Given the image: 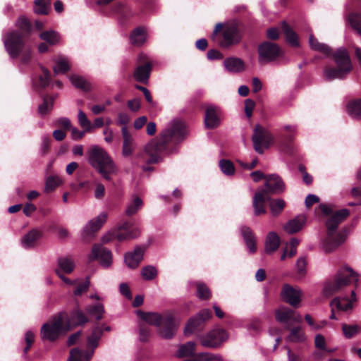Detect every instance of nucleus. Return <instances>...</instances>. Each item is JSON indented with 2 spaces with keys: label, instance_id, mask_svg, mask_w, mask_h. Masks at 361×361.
<instances>
[{
  "label": "nucleus",
  "instance_id": "47",
  "mask_svg": "<svg viewBox=\"0 0 361 361\" xmlns=\"http://www.w3.org/2000/svg\"><path fill=\"white\" fill-rule=\"evenodd\" d=\"M71 83L77 88L81 89L84 91H89L90 90V84L82 77L73 75L70 77Z\"/></svg>",
  "mask_w": 361,
  "mask_h": 361
},
{
  "label": "nucleus",
  "instance_id": "39",
  "mask_svg": "<svg viewBox=\"0 0 361 361\" xmlns=\"http://www.w3.org/2000/svg\"><path fill=\"white\" fill-rule=\"evenodd\" d=\"M85 311L90 316L94 317L97 321H99L103 318L104 308L102 304L97 303L95 305H90L86 306Z\"/></svg>",
  "mask_w": 361,
  "mask_h": 361
},
{
  "label": "nucleus",
  "instance_id": "64",
  "mask_svg": "<svg viewBox=\"0 0 361 361\" xmlns=\"http://www.w3.org/2000/svg\"><path fill=\"white\" fill-rule=\"evenodd\" d=\"M314 345L315 347L319 350H325L326 349V342L324 337L321 334L316 335L314 338Z\"/></svg>",
  "mask_w": 361,
  "mask_h": 361
},
{
  "label": "nucleus",
  "instance_id": "14",
  "mask_svg": "<svg viewBox=\"0 0 361 361\" xmlns=\"http://www.w3.org/2000/svg\"><path fill=\"white\" fill-rule=\"evenodd\" d=\"M59 314L62 315L65 328L68 332L74 328L82 326L89 322L87 316L78 307H75L69 312H63Z\"/></svg>",
  "mask_w": 361,
  "mask_h": 361
},
{
  "label": "nucleus",
  "instance_id": "27",
  "mask_svg": "<svg viewBox=\"0 0 361 361\" xmlns=\"http://www.w3.org/2000/svg\"><path fill=\"white\" fill-rule=\"evenodd\" d=\"M114 11L118 16L119 20L122 24L126 23L134 16L131 9L126 4L121 2L115 4Z\"/></svg>",
  "mask_w": 361,
  "mask_h": 361
},
{
  "label": "nucleus",
  "instance_id": "9",
  "mask_svg": "<svg viewBox=\"0 0 361 361\" xmlns=\"http://www.w3.org/2000/svg\"><path fill=\"white\" fill-rule=\"evenodd\" d=\"M358 281L359 274L352 268L343 266L338 271L334 280L326 283L324 291L326 294L333 295L349 286L351 282H354L357 287Z\"/></svg>",
  "mask_w": 361,
  "mask_h": 361
},
{
  "label": "nucleus",
  "instance_id": "56",
  "mask_svg": "<svg viewBox=\"0 0 361 361\" xmlns=\"http://www.w3.org/2000/svg\"><path fill=\"white\" fill-rule=\"evenodd\" d=\"M78 123L82 128L85 129V131H90L92 128V123L87 118L85 113L82 110H79L78 111Z\"/></svg>",
  "mask_w": 361,
  "mask_h": 361
},
{
  "label": "nucleus",
  "instance_id": "32",
  "mask_svg": "<svg viewBox=\"0 0 361 361\" xmlns=\"http://www.w3.org/2000/svg\"><path fill=\"white\" fill-rule=\"evenodd\" d=\"M195 352L196 343L193 341H189L180 345L176 356L179 358L185 357H194L196 355Z\"/></svg>",
  "mask_w": 361,
  "mask_h": 361
},
{
  "label": "nucleus",
  "instance_id": "2",
  "mask_svg": "<svg viewBox=\"0 0 361 361\" xmlns=\"http://www.w3.org/2000/svg\"><path fill=\"white\" fill-rule=\"evenodd\" d=\"M319 208L325 216H328L325 222L326 235L323 240L322 245L325 252L330 253L345 240V235L341 232L336 233V231L338 226L350 215V211L348 209L334 211L325 204H319Z\"/></svg>",
  "mask_w": 361,
  "mask_h": 361
},
{
  "label": "nucleus",
  "instance_id": "22",
  "mask_svg": "<svg viewBox=\"0 0 361 361\" xmlns=\"http://www.w3.org/2000/svg\"><path fill=\"white\" fill-rule=\"evenodd\" d=\"M219 109L214 106H208L205 110L204 125L207 129L216 128L220 125Z\"/></svg>",
  "mask_w": 361,
  "mask_h": 361
},
{
  "label": "nucleus",
  "instance_id": "63",
  "mask_svg": "<svg viewBox=\"0 0 361 361\" xmlns=\"http://www.w3.org/2000/svg\"><path fill=\"white\" fill-rule=\"evenodd\" d=\"M56 125L58 127L63 128L64 130H70L71 128V121L67 118H61L56 121Z\"/></svg>",
  "mask_w": 361,
  "mask_h": 361
},
{
  "label": "nucleus",
  "instance_id": "34",
  "mask_svg": "<svg viewBox=\"0 0 361 361\" xmlns=\"http://www.w3.org/2000/svg\"><path fill=\"white\" fill-rule=\"evenodd\" d=\"M293 310L290 308H282L276 311L275 316L278 322L285 324L286 329H289L290 323V318L292 317Z\"/></svg>",
  "mask_w": 361,
  "mask_h": 361
},
{
  "label": "nucleus",
  "instance_id": "37",
  "mask_svg": "<svg viewBox=\"0 0 361 361\" xmlns=\"http://www.w3.org/2000/svg\"><path fill=\"white\" fill-rule=\"evenodd\" d=\"M42 103L38 107V111L42 116H44L51 111L54 104V97L49 94H44L42 96Z\"/></svg>",
  "mask_w": 361,
  "mask_h": 361
},
{
  "label": "nucleus",
  "instance_id": "46",
  "mask_svg": "<svg viewBox=\"0 0 361 361\" xmlns=\"http://www.w3.org/2000/svg\"><path fill=\"white\" fill-rule=\"evenodd\" d=\"M288 330L290 331L289 341L292 342H301L305 340L304 333L300 326L292 327L291 324Z\"/></svg>",
  "mask_w": 361,
  "mask_h": 361
},
{
  "label": "nucleus",
  "instance_id": "59",
  "mask_svg": "<svg viewBox=\"0 0 361 361\" xmlns=\"http://www.w3.org/2000/svg\"><path fill=\"white\" fill-rule=\"evenodd\" d=\"M90 286V280L86 278L85 282L79 283L74 290L75 295H81L83 293L87 291Z\"/></svg>",
  "mask_w": 361,
  "mask_h": 361
},
{
  "label": "nucleus",
  "instance_id": "40",
  "mask_svg": "<svg viewBox=\"0 0 361 361\" xmlns=\"http://www.w3.org/2000/svg\"><path fill=\"white\" fill-rule=\"evenodd\" d=\"M39 38L48 44L53 46L56 44L60 39L59 34L54 30L43 31L39 34Z\"/></svg>",
  "mask_w": 361,
  "mask_h": 361
},
{
  "label": "nucleus",
  "instance_id": "58",
  "mask_svg": "<svg viewBox=\"0 0 361 361\" xmlns=\"http://www.w3.org/2000/svg\"><path fill=\"white\" fill-rule=\"evenodd\" d=\"M306 266L307 262L305 257H300L298 259L296 267L300 276L303 277L306 274Z\"/></svg>",
  "mask_w": 361,
  "mask_h": 361
},
{
  "label": "nucleus",
  "instance_id": "43",
  "mask_svg": "<svg viewBox=\"0 0 361 361\" xmlns=\"http://www.w3.org/2000/svg\"><path fill=\"white\" fill-rule=\"evenodd\" d=\"M50 6L49 0H35L34 10L37 14L47 15L50 9Z\"/></svg>",
  "mask_w": 361,
  "mask_h": 361
},
{
  "label": "nucleus",
  "instance_id": "4",
  "mask_svg": "<svg viewBox=\"0 0 361 361\" xmlns=\"http://www.w3.org/2000/svg\"><path fill=\"white\" fill-rule=\"evenodd\" d=\"M137 314L144 321L140 324V340L147 342L151 334L149 324L160 327V334L166 339L171 338L177 331V324L171 314L161 315L155 312H143L139 311Z\"/></svg>",
  "mask_w": 361,
  "mask_h": 361
},
{
  "label": "nucleus",
  "instance_id": "42",
  "mask_svg": "<svg viewBox=\"0 0 361 361\" xmlns=\"http://www.w3.org/2000/svg\"><path fill=\"white\" fill-rule=\"evenodd\" d=\"M20 56H21V57H20L21 62L25 64L28 63L32 57V48L30 47V46L26 45V41H24V46L22 48V49L20 51L18 55L15 57H13V56H10V57L13 59H16L18 58Z\"/></svg>",
  "mask_w": 361,
  "mask_h": 361
},
{
  "label": "nucleus",
  "instance_id": "36",
  "mask_svg": "<svg viewBox=\"0 0 361 361\" xmlns=\"http://www.w3.org/2000/svg\"><path fill=\"white\" fill-rule=\"evenodd\" d=\"M130 42L133 45L140 46L146 39V34L144 28L138 27L135 28L130 34Z\"/></svg>",
  "mask_w": 361,
  "mask_h": 361
},
{
  "label": "nucleus",
  "instance_id": "50",
  "mask_svg": "<svg viewBox=\"0 0 361 361\" xmlns=\"http://www.w3.org/2000/svg\"><path fill=\"white\" fill-rule=\"evenodd\" d=\"M360 331V327L358 325H350L343 324L342 325V331L346 338H352L357 335Z\"/></svg>",
  "mask_w": 361,
  "mask_h": 361
},
{
  "label": "nucleus",
  "instance_id": "55",
  "mask_svg": "<svg viewBox=\"0 0 361 361\" xmlns=\"http://www.w3.org/2000/svg\"><path fill=\"white\" fill-rule=\"evenodd\" d=\"M219 167L221 171L226 176H231L235 172V166L233 162L228 159H221Z\"/></svg>",
  "mask_w": 361,
  "mask_h": 361
},
{
  "label": "nucleus",
  "instance_id": "57",
  "mask_svg": "<svg viewBox=\"0 0 361 361\" xmlns=\"http://www.w3.org/2000/svg\"><path fill=\"white\" fill-rule=\"evenodd\" d=\"M26 346L23 350L24 354H27L28 351L30 350L32 345L33 344L35 341V334L31 331H27L25 333V337Z\"/></svg>",
  "mask_w": 361,
  "mask_h": 361
},
{
  "label": "nucleus",
  "instance_id": "21",
  "mask_svg": "<svg viewBox=\"0 0 361 361\" xmlns=\"http://www.w3.org/2000/svg\"><path fill=\"white\" fill-rule=\"evenodd\" d=\"M146 247L145 246H136L133 252L125 254L124 260L130 269L137 268L143 259Z\"/></svg>",
  "mask_w": 361,
  "mask_h": 361
},
{
  "label": "nucleus",
  "instance_id": "3",
  "mask_svg": "<svg viewBox=\"0 0 361 361\" xmlns=\"http://www.w3.org/2000/svg\"><path fill=\"white\" fill-rule=\"evenodd\" d=\"M310 47L317 51L326 54L327 56H332L337 68L326 67L324 69V77L326 80L330 81L336 78L343 79L352 70V63L348 51L344 48H340L335 52L327 44L320 43L313 36L309 38Z\"/></svg>",
  "mask_w": 361,
  "mask_h": 361
},
{
  "label": "nucleus",
  "instance_id": "24",
  "mask_svg": "<svg viewBox=\"0 0 361 361\" xmlns=\"http://www.w3.org/2000/svg\"><path fill=\"white\" fill-rule=\"evenodd\" d=\"M351 299L348 296L335 298L331 305H334L338 310L347 311L353 308V302L356 301V294L354 290H351Z\"/></svg>",
  "mask_w": 361,
  "mask_h": 361
},
{
  "label": "nucleus",
  "instance_id": "13",
  "mask_svg": "<svg viewBox=\"0 0 361 361\" xmlns=\"http://www.w3.org/2000/svg\"><path fill=\"white\" fill-rule=\"evenodd\" d=\"M258 61L261 65L276 61L282 54L280 47L275 43L265 41L258 47Z\"/></svg>",
  "mask_w": 361,
  "mask_h": 361
},
{
  "label": "nucleus",
  "instance_id": "33",
  "mask_svg": "<svg viewBox=\"0 0 361 361\" xmlns=\"http://www.w3.org/2000/svg\"><path fill=\"white\" fill-rule=\"evenodd\" d=\"M267 202H269L271 213L274 216L280 215L286 207V202L282 199H273L269 197V199H267Z\"/></svg>",
  "mask_w": 361,
  "mask_h": 361
},
{
  "label": "nucleus",
  "instance_id": "29",
  "mask_svg": "<svg viewBox=\"0 0 361 361\" xmlns=\"http://www.w3.org/2000/svg\"><path fill=\"white\" fill-rule=\"evenodd\" d=\"M226 69L231 73H239L244 70V62L242 59L236 57L226 58L224 61Z\"/></svg>",
  "mask_w": 361,
  "mask_h": 361
},
{
  "label": "nucleus",
  "instance_id": "52",
  "mask_svg": "<svg viewBox=\"0 0 361 361\" xmlns=\"http://www.w3.org/2000/svg\"><path fill=\"white\" fill-rule=\"evenodd\" d=\"M142 277L147 281H151L155 279L157 276V269L151 265H147L141 269Z\"/></svg>",
  "mask_w": 361,
  "mask_h": 361
},
{
  "label": "nucleus",
  "instance_id": "48",
  "mask_svg": "<svg viewBox=\"0 0 361 361\" xmlns=\"http://www.w3.org/2000/svg\"><path fill=\"white\" fill-rule=\"evenodd\" d=\"M56 65L53 68L54 75H57L59 73L64 74L69 71L70 65L66 59L61 58L56 61Z\"/></svg>",
  "mask_w": 361,
  "mask_h": 361
},
{
  "label": "nucleus",
  "instance_id": "30",
  "mask_svg": "<svg viewBox=\"0 0 361 361\" xmlns=\"http://www.w3.org/2000/svg\"><path fill=\"white\" fill-rule=\"evenodd\" d=\"M241 233L250 252L251 253L255 252L257 250L256 240L251 228L244 226L241 228Z\"/></svg>",
  "mask_w": 361,
  "mask_h": 361
},
{
  "label": "nucleus",
  "instance_id": "1",
  "mask_svg": "<svg viewBox=\"0 0 361 361\" xmlns=\"http://www.w3.org/2000/svg\"><path fill=\"white\" fill-rule=\"evenodd\" d=\"M185 136V123L178 120L173 121L159 136L146 145L145 153L148 156L146 164H154L162 161L164 156L174 152L175 145L183 140Z\"/></svg>",
  "mask_w": 361,
  "mask_h": 361
},
{
  "label": "nucleus",
  "instance_id": "10",
  "mask_svg": "<svg viewBox=\"0 0 361 361\" xmlns=\"http://www.w3.org/2000/svg\"><path fill=\"white\" fill-rule=\"evenodd\" d=\"M213 35L216 36L219 45L224 49L238 44L242 38L240 30L236 25L224 26L221 23L216 25Z\"/></svg>",
  "mask_w": 361,
  "mask_h": 361
},
{
  "label": "nucleus",
  "instance_id": "17",
  "mask_svg": "<svg viewBox=\"0 0 361 361\" xmlns=\"http://www.w3.org/2000/svg\"><path fill=\"white\" fill-rule=\"evenodd\" d=\"M212 317V312L209 309H203L195 317H191L187 322L184 334L185 336L192 334L195 330L202 329L205 323Z\"/></svg>",
  "mask_w": 361,
  "mask_h": 361
},
{
  "label": "nucleus",
  "instance_id": "25",
  "mask_svg": "<svg viewBox=\"0 0 361 361\" xmlns=\"http://www.w3.org/2000/svg\"><path fill=\"white\" fill-rule=\"evenodd\" d=\"M121 132L123 138L122 153L124 157H129L134 151V139L126 126L122 128Z\"/></svg>",
  "mask_w": 361,
  "mask_h": 361
},
{
  "label": "nucleus",
  "instance_id": "41",
  "mask_svg": "<svg viewBox=\"0 0 361 361\" xmlns=\"http://www.w3.org/2000/svg\"><path fill=\"white\" fill-rule=\"evenodd\" d=\"M347 108L350 116L354 118H361V98L350 101Z\"/></svg>",
  "mask_w": 361,
  "mask_h": 361
},
{
  "label": "nucleus",
  "instance_id": "18",
  "mask_svg": "<svg viewBox=\"0 0 361 361\" xmlns=\"http://www.w3.org/2000/svg\"><path fill=\"white\" fill-rule=\"evenodd\" d=\"M89 260H97L102 267H109L112 263V253L102 245L94 244L89 255Z\"/></svg>",
  "mask_w": 361,
  "mask_h": 361
},
{
  "label": "nucleus",
  "instance_id": "61",
  "mask_svg": "<svg viewBox=\"0 0 361 361\" xmlns=\"http://www.w3.org/2000/svg\"><path fill=\"white\" fill-rule=\"evenodd\" d=\"M135 88L141 91L143 93L146 101L149 104H153L152 97L151 93L148 89H147L146 87H145L142 85H135Z\"/></svg>",
  "mask_w": 361,
  "mask_h": 361
},
{
  "label": "nucleus",
  "instance_id": "38",
  "mask_svg": "<svg viewBox=\"0 0 361 361\" xmlns=\"http://www.w3.org/2000/svg\"><path fill=\"white\" fill-rule=\"evenodd\" d=\"M283 30L284 32V34L286 35V39L287 42L292 46V47H298L299 46V41H298V37L295 32L293 30V29L286 23H284L283 25Z\"/></svg>",
  "mask_w": 361,
  "mask_h": 361
},
{
  "label": "nucleus",
  "instance_id": "11",
  "mask_svg": "<svg viewBox=\"0 0 361 361\" xmlns=\"http://www.w3.org/2000/svg\"><path fill=\"white\" fill-rule=\"evenodd\" d=\"M65 327L62 315L58 314L54 317L51 322L42 325L40 331L42 339L49 341L57 340L61 335H65L68 333Z\"/></svg>",
  "mask_w": 361,
  "mask_h": 361
},
{
  "label": "nucleus",
  "instance_id": "28",
  "mask_svg": "<svg viewBox=\"0 0 361 361\" xmlns=\"http://www.w3.org/2000/svg\"><path fill=\"white\" fill-rule=\"evenodd\" d=\"M305 223V218L303 216H296L295 218L288 221L283 229L289 234H293L300 231Z\"/></svg>",
  "mask_w": 361,
  "mask_h": 361
},
{
  "label": "nucleus",
  "instance_id": "62",
  "mask_svg": "<svg viewBox=\"0 0 361 361\" xmlns=\"http://www.w3.org/2000/svg\"><path fill=\"white\" fill-rule=\"evenodd\" d=\"M207 59L210 61L220 60L224 58L223 54L217 49H210L207 54Z\"/></svg>",
  "mask_w": 361,
  "mask_h": 361
},
{
  "label": "nucleus",
  "instance_id": "8",
  "mask_svg": "<svg viewBox=\"0 0 361 361\" xmlns=\"http://www.w3.org/2000/svg\"><path fill=\"white\" fill-rule=\"evenodd\" d=\"M109 326L104 325H97L92 330L91 334L87 338V350H82L78 348H74L70 351V357L68 361H90L93 356L94 350L99 345V341L101 339L104 331H109Z\"/></svg>",
  "mask_w": 361,
  "mask_h": 361
},
{
  "label": "nucleus",
  "instance_id": "19",
  "mask_svg": "<svg viewBox=\"0 0 361 361\" xmlns=\"http://www.w3.org/2000/svg\"><path fill=\"white\" fill-rule=\"evenodd\" d=\"M108 215L106 212H102L97 217L92 219L84 228L82 233V239L85 242L90 241L95 233L102 228L106 222Z\"/></svg>",
  "mask_w": 361,
  "mask_h": 361
},
{
  "label": "nucleus",
  "instance_id": "51",
  "mask_svg": "<svg viewBox=\"0 0 361 361\" xmlns=\"http://www.w3.org/2000/svg\"><path fill=\"white\" fill-rule=\"evenodd\" d=\"M58 263L59 267L66 274L71 273L75 267L73 261L69 257H61Z\"/></svg>",
  "mask_w": 361,
  "mask_h": 361
},
{
  "label": "nucleus",
  "instance_id": "54",
  "mask_svg": "<svg viewBox=\"0 0 361 361\" xmlns=\"http://www.w3.org/2000/svg\"><path fill=\"white\" fill-rule=\"evenodd\" d=\"M194 357L196 361H222V358L219 355L210 353H196Z\"/></svg>",
  "mask_w": 361,
  "mask_h": 361
},
{
  "label": "nucleus",
  "instance_id": "31",
  "mask_svg": "<svg viewBox=\"0 0 361 361\" xmlns=\"http://www.w3.org/2000/svg\"><path fill=\"white\" fill-rule=\"evenodd\" d=\"M42 232L36 228L32 229L22 238V245L25 248L34 247L35 243L42 237Z\"/></svg>",
  "mask_w": 361,
  "mask_h": 361
},
{
  "label": "nucleus",
  "instance_id": "20",
  "mask_svg": "<svg viewBox=\"0 0 361 361\" xmlns=\"http://www.w3.org/2000/svg\"><path fill=\"white\" fill-rule=\"evenodd\" d=\"M226 336L224 329H214L208 332L200 339L201 345L206 348H215L220 345Z\"/></svg>",
  "mask_w": 361,
  "mask_h": 361
},
{
  "label": "nucleus",
  "instance_id": "44",
  "mask_svg": "<svg viewBox=\"0 0 361 361\" xmlns=\"http://www.w3.org/2000/svg\"><path fill=\"white\" fill-rule=\"evenodd\" d=\"M142 204V200L139 197L135 196L132 202L126 208V216H131L135 214L138 210L141 209Z\"/></svg>",
  "mask_w": 361,
  "mask_h": 361
},
{
  "label": "nucleus",
  "instance_id": "53",
  "mask_svg": "<svg viewBox=\"0 0 361 361\" xmlns=\"http://www.w3.org/2000/svg\"><path fill=\"white\" fill-rule=\"evenodd\" d=\"M61 184V180L58 176H50L46 180L45 183V192H52Z\"/></svg>",
  "mask_w": 361,
  "mask_h": 361
},
{
  "label": "nucleus",
  "instance_id": "7",
  "mask_svg": "<svg viewBox=\"0 0 361 361\" xmlns=\"http://www.w3.org/2000/svg\"><path fill=\"white\" fill-rule=\"evenodd\" d=\"M90 164L106 180H111V176L117 172V167L108 153L98 145L91 147L89 151Z\"/></svg>",
  "mask_w": 361,
  "mask_h": 361
},
{
  "label": "nucleus",
  "instance_id": "23",
  "mask_svg": "<svg viewBox=\"0 0 361 361\" xmlns=\"http://www.w3.org/2000/svg\"><path fill=\"white\" fill-rule=\"evenodd\" d=\"M282 299L293 307H297L300 302L299 290L289 284H284L281 293Z\"/></svg>",
  "mask_w": 361,
  "mask_h": 361
},
{
  "label": "nucleus",
  "instance_id": "60",
  "mask_svg": "<svg viewBox=\"0 0 361 361\" xmlns=\"http://www.w3.org/2000/svg\"><path fill=\"white\" fill-rule=\"evenodd\" d=\"M255 106V102L251 99H247L245 101V113L247 117L250 118L252 115L253 109Z\"/></svg>",
  "mask_w": 361,
  "mask_h": 361
},
{
  "label": "nucleus",
  "instance_id": "45",
  "mask_svg": "<svg viewBox=\"0 0 361 361\" xmlns=\"http://www.w3.org/2000/svg\"><path fill=\"white\" fill-rule=\"evenodd\" d=\"M348 20L351 27L361 35V13L353 12L350 13Z\"/></svg>",
  "mask_w": 361,
  "mask_h": 361
},
{
  "label": "nucleus",
  "instance_id": "12",
  "mask_svg": "<svg viewBox=\"0 0 361 361\" xmlns=\"http://www.w3.org/2000/svg\"><path fill=\"white\" fill-rule=\"evenodd\" d=\"M152 62L144 54H140L137 58V66L135 67L133 77L138 82L147 85L152 71Z\"/></svg>",
  "mask_w": 361,
  "mask_h": 361
},
{
  "label": "nucleus",
  "instance_id": "35",
  "mask_svg": "<svg viewBox=\"0 0 361 361\" xmlns=\"http://www.w3.org/2000/svg\"><path fill=\"white\" fill-rule=\"evenodd\" d=\"M40 68L42 71V75H40L38 77V80L35 85L38 89L44 90L51 83V77L50 71L47 68L42 66H41Z\"/></svg>",
  "mask_w": 361,
  "mask_h": 361
},
{
  "label": "nucleus",
  "instance_id": "49",
  "mask_svg": "<svg viewBox=\"0 0 361 361\" xmlns=\"http://www.w3.org/2000/svg\"><path fill=\"white\" fill-rule=\"evenodd\" d=\"M197 297L203 300H209L211 296V291L209 288L203 283L197 282Z\"/></svg>",
  "mask_w": 361,
  "mask_h": 361
},
{
  "label": "nucleus",
  "instance_id": "26",
  "mask_svg": "<svg viewBox=\"0 0 361 361\" xmlns=\"http://www.w3.org/2000/svg\"><path fill=\"white\" fill-rule=\"evenodd\" d=\"M281 244V239L279 235L274 231L269 232L265 240V252L270 255L276 252Z\"/></svg>",
  "mask_w": 361,
  "mask_h": 361
},
{
  "label": "nucleus",
  "instance_id": "16",
  "mask_svg": "<svg viewBox=\"0 0 361 361\" xmlns=\"http://www.w3.org/2000/svg\"><path fill=\"white\" fill-rule=\"evenodd\" d=\"M140 234L138 227L135 226L133 219L123 220L118 226V231L114 234V238L118 241H124L137 238Z\"/></svg>",
  "mask_w": 361,
  "mask_h": 361
},
{
  "label": "nucleus",
  "instance_id": "5",
  "mask_svg": "<svg viewBox=\"0 0 361 361\" xmlns=\"http://www.w3.org/2000/svg\"><path fill=\"white\" fill-rule=\"evenodd\" d=\"M265 188L259 189L253 197L252 205L255 216L267 213V199L271 195H279L285 190V183L282 178L276 174L267 175L264 184Z\"/></svg>",
  "mask_w": 361,
  "mask_h": 361
},
{
  "label": "nucleus",
  "instance_id": "15",
  "mask_svg": "<svg viewBox=\"0 0 361 361\" xmlns=\"http://www.w3.org/2000/svg\"><path fill=\"white\" fill-rule=\"evenodd\" d=\"M252 140L255 150L259 154H262L263 148L269 147L273 141V137L267 130L257 124L254 128Z\"/></svg>",
  "mask_w": 361,
  "mask_h": 361
},
{
  "label": "nucleus",
  "instance_id": "6",
  "mask_svg": "<svg viewBox=\"0 0 361 361\" xmlns=\"http://www.w3.org/2000/svg\"><path fill=\"white\" fill-rule=\"evenodd\" d=\"M17 30L8 32L4 39V47L10 56H17L24 46V41L30 37L32 25L30 21L25 16L18 18L16 22Z\"/></svg>",
  "mask_w": 361,
  "mask_h": 361
}]
</instances>
